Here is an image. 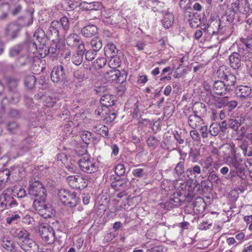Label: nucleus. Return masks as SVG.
<instances>
[{"label":"nucleus","instance_id":"49530a36","mask_svg":"<svg viewBox=\"0 0 252 252\" xmlns=\"http://www.w3.org/2000/svg\"><path fill=\"white\" fill-rule=\"evenodd\" d=\"M224 80L225 81L226 86L228 87V86L234 85L236 79L235 76L229 72Z\"/></svg>","mask_w":252,"mask_h":252},{"label":"nucleus","instance_id":"864d4df0","mask_svg":"<svg viewBox=\"0 0 252 252\" xmlns=\"http://www.w3.org/2000/svg\"><path fill=\"white\" fill-rule=\"evenodd\" d=\"M74 78L78 80L79 82H81L83 80L85 76V72L82 70H77L73 73Z\"/></svg>","mask_w":252,"mask_h":252},{"label":"nucleus","instance_id":"2eb2a0df","mask_svg":"<svg viewBox=\"0 0 252 252\" xmlns=\"http://www.w3.org/2000/svg\"><path fill=\"white\" fill-rule=\"evenodd\" d=\"M229 90L223 81H216L214 84L213 91L218 95H224Z\"/></svg>","mask_w":252,"mask_h":252},{"label":"nucleus","instance_id":"c85d7f7f","mask_svg":"<svg viewBox=\"0 0 252 252\" xmlns=\"http://www.w3.org/2000/svg\"><path fill=\"white\" fill-rule=\"evenodd\" d=\"M27 47L25 44L16 45L12 47L10 51L9 54L11 57H15L23 53L24 50Z\"/></svg>","mask_w":252,"mask_h":252},{"label":"nucleus","instance_id":"de8ad7c7","mask_svg":"<svg viewBox=\"0 0 252 252\" xmlns=\"http://www.w3.org/2000/svg\"><path fill=\"white\" fill-rule=\"evenodd\" d=\"M80 6L82 9L90 11V14H93L94 2L88 3L86 1H83L80 3Z\"/></svg>","mask_w":252,"mask_h":252},{"label":"nucleus","instance_id":"412c9836","mask_svg":"<svg viewBox=\"0 0 252 252\" xmlns=\"http://www.w3.org/2000/svg\"><path fill=\"white\" fill-rule=\"evenodd\" d=\"M115 96L110 94H105L101 96L100 102L104 107L108 108L115 103Z\"/></svg>","mask_w":252,"mask_h":252},{"label":"nucleus","instance_id":"4c0bfd02","mask_svg":"<svg viewBox=\"0 0 252 252\" xmlns=\"http://www.w3.org/2000/svg\"><path fill=\"white\" fill-rule=\"evenodd\" d=\"M221 129V126L220 124L214 123L210 126L209 133L214 136L218 135Z\"/></svg>","mask_w":252,"mask_h":252},{"label":"nucleus","instance_id":"f03ea898","mask_svg":"<svg viewBox=\"0 0 252 252\" xmlns=\"http://www.w3.org/2000/svg\"><path fill=\"white\" fill-rule=\"evenodd\" d=\"M58 197L63 204L69 207H74L78 203V198L74 191L61 189L58 191Z\"/></svg>","mask_w":252,"mask_h":252},{"label":"nucleus","instance_id":"bb28decb","mask_svg":"<svg viewBox=\"0 0 252 252\" xmlns=\"http://www.w3.org/2000/svg\"><path fill=\"white\" fill-rule=\"evenodd\" d=\"M33 38V40L36 39L37 41H32L29 43V47L31 49V51H32L33 53L37 50V46L38 45V43L41 44V42H43L42 45L44 46V39H42L39 37L38 35V32H37L34 33Z\"/></svg>","mask_w":252,"mask_h":252},{"label":"nucleus","instance_id":"f704fd0d","mask_svg":"<svg viewBox=\"0 0 252 252\" xmlns=\"http://www.w3.org/2000/svg\"><path fill=\"white\" fill-rule=\"evenodd\" d=\"M2 247L10 252H15V246L13 242L8 238H4L2 243Z\"/></svg>","mask_w":252,"mask_h":252},{"label":"nucleus","instance_id":"a211bd4d","mask_svg":"<svg viewBox=\"0 0 252 252\" xmlns=\"http://www.w3.org/2000/svg\"><path fill=\"white\" fill-rule=\"evenodd\" d=\"M230 65L234 69H238L241 66L240 55L236 53H232L229 56Z\"/></svg>","mask_w":252,"mask_h":252},{"label":"nucleus","instance_id":"6e6552de","mask_svg":"<svg viewBox=\"0 0 252 252\" xmlns=\"http://www.w3.org/2000/svg\"><path fill=\"white\" fill-rule=\"evenodd\" d=\"M205 30H207V33L213 35L219 32L223 33L226 31V28L223 29L222 27H220V21L219 19L211 18L208 21Z\"/></svg>","mask_w":252,"mask_h":252},{"label":"nucleus","instance_id":"37998d69","mask_svg":"<svg viewBox=\"0 0 252 252\" xmlns=\"http://www.w3.org/2000/svg\"><path fill=\"white\" fill-rule=\"evenodd\" d=\"M184 165L185 160L184 159H182L175 167L174 172L178 176L181 175L184 172Z\"/></svg>","mask_w":252,"mask_h":252},{"label":"nucleus","instance_id":"3c124183","mask_svg":"<svg viewBox=\"0 0 252 252\" xmlns=\"http://www.w3.org/2000/svg\"><path fill=\"white\" fill-rule=\"evenodd\" d=\"M9 176V170L6 169L0 171V184L7 182Z\"/></svg>","mask_w":252,"mask_h":252},{"label":"nucleus","instance_id":"603ef678","mask_svg":"<svg viewBox=\"0 0 252 252\" xmlns=\"http://www.w3.org/2000/svg\"><path fill=\"white\" fill-rule=\"evenodd\" d=\"M106 60L104 58H98L94 62V66L95 68H101L106 63Z\"/></svg>","mask_w":252,"mask_h":252},{"label":"nucleus","instance_id":"052dcab7","mask_svg":"<svg viewBox=\"0 0 252 252\" xmlns=\"http://www.w3.org/2000/svg\"><path fill=\"white\" fill-rule=\"evenodd\" d=\"M228 125L230 128L236 131L241 125V123H239L237 120L231 119L229 121Z\"/></svg>","mask_w":252,"mask_h":252},{"label":"nucleus","instance_id":"9b49d317","mask_svg":"<svg viewBox=\"0 0 252 252\" xmlns=\"http://www.w3.org/2000/svg\"><path fill=\"white\" fill-rule=\"evenodd\" d=\"M93 14L95 15V18H103L104 22L107 23H111L109 18L110 16L106 15V12L102 5L98 2H94V8L93 10Z\"/></svg>","mask_w":252,"mask_h":252},{"label":"nucleus","instance_id":"f3484780","mask_svg":"<svg viewBox=\"0 0 252 252\" xmlns=\"http://www.w3.org/2000/svg\"><path fill=\"white\" fill-rule=\"evenodd\" d=\"M181 202L179 193L178 192L174 193L170 196L168 201L166 202L165 207L167 209H169L180 205Z\"/></svg>","mask_w":252,"mask_h":252},{"label":"nucleus","instance_id":"423d86ee","mask_svg":"<svg viewBox=\"0 0 252 252\" xmlns=\"http://www.w3.org/2000/svg\"><path fill=\"white\" fill-rule=\"evenodd\" d=\"M69 186L72 188L82 189L88 186V180L83 176H69L67 178Z\"/></svg>","mask_w":252,"mask_h":252},{"label":"nucleus","instance_id":"5701e85b","mask_svg":"<svg viewBox=\"0 0 252 252\" xmlns=\"http://www.w3.org/2000/svg\"><path fill=\"white\" fill-rule=\"evenodd\" d=\"M117 52L116 45L112 42L108 43L104 48V54L107 58H112L116 56Z\"/></svg>","mask_w":252,"mask_h":252},{"label":"nucleus","instance_id":"6ab92c4d","mask_svg":"<svg viewBox=\"0 0 252 252\" xmlns=\"http://www.w3.org/2000/svg\"><path fill=\"white\" fill-rule=\"evenodd\" d=\"M61 24L58 21H53L48 29V32L50 34L54 36V39H59V29Z\"/></svg>","mask_w":252,"mask_h":252},{"label":"nucleus","instance_id":"20e7f679","mask_svg":"<svg viewBox=\"0 0 252 252\" xmlns=\"http://www.w3.org/2000/svg\"><path fill=\"white\" fill-rule=\"evenodd\" d=\"M78 163L81 170L87 173H94L97 169L95 161L88 155L82 157L78 161Z\"/></svg>","mask_w":252,"mask_h":252},{"label":"nucleus","instance_id":"f8f14e48","mask_svg":"<svg viewBox=\"0 0 252 252\" xmlns=\"http://www.w3.org/2000/svg\"><path fill=\"white\" fill-rule=\"evenodd\" d=\"M85 51V48L84 44L80 43L78 45L77 53L74 54L71 58V61L74 64L79 65L81 64Z\"/></svg>","mask_w":252,"mask_h":252},{"label":"nucleus","instance_id":"69168bd1","mask_svg":"<svg viewBox=\"0 0 252 252\" xmlns=\"http://www.w3.org/2000/svg\"><path fill=\"white\" fill-rule=\"evenodd\" d=\"M145 171L142 168H136L132 170L133 175L136 177L141 178L143 177L145 174Z\"/></svg>","mask_w":252,"mask_h":252},{"label":"nucleus","instance_id":"e2e57ef3","mask_svg":"<svg viewBox=\"0 0 252 252\" xmlns=\"http://www.w3.org/2000/svg\"><path fill=\"white\" fill-rule=\"evenodd\" d=\"M190 173V175L193 174H199L201 173V168L199 165H196L191 168H189L187 169V173Z\"/></svg>","mask_w":252,"mask_h":252},{"label":"nucleus","instance_id":"c9c22d12","mask_svg":"<svg viewBox=\"0 0 252 252\" xmlns=\"http://www.w3.org/2000/svg\"><path fill=\"white\" fill-rule=\"evenodd\" d=\"M36 79L35 77L32 75L26 76L25 78V85L29 89H32L34 87Z\"/></svg>","mask_w":252,"mask_h":252},{"label":"nucleus","instance_id":"2f4dec72","mask_svg":"<svg viewBox=\"0 0 252 252\" xmlns=\"http://www.w3.org/2000/svg\"><path fill=\"white\" fill-rule=\"evenodd\" d=\"M59 39H52V43L50 44V46L48 49V53L52 54H57L60 50V44L59 42Z\"/></svg>","mask_w":252,"mask_h":252},{"label":"nucleus","instance_id":"a19ab883","mask_svg":"<svg viewBox=\"0 0 252 252\" xmlns=\"http://www.w3.org/2000/svg\"><path fill=\"white\" fill-rule=\"evenodd\" d=\"M91 45L94 52L98 51L102 46L101 41L97 38H94L91 40Z\"/></svg>","mask_w":252,"mask_h":252},{"label":"nucleus","instance_id":"0e129e2a","mask_svg":"<svg viewBox=\"0 0 252 252\" xmlns=\"http://www.w3.org/2000/svg\"><path fill=\"white\" fill-rule=\"evenodd\" d=\"M190 135L192 140L194 141L198 142L201 140L200 135L195 129H193V130L190 131Z\"/></svg>","mask_w":252,"mask_h":252},{"label":"nucleus","instance_id":"0eeeda50","mask_svg":"<svg viewBox=\"0 0 252 252\" xmlns=\"http://www.w3.org/2000/svg\"><path fill=\"white\" fill-rule=\"evenodd\" d=\"M39 231L42 238L47 244H51L54 242L55 231L52 227L46 224L40 227Z\"/></svg>","mask_w":252,"mask_h":252},{"label":"nucleus","instance_id":"58836bf2","mask_svg":"<svg viewBox=\"0 0 252 252\" xmlns=\"http://www.w3.org/2000/svg\"><path fill=\"white\" fill-rule=\"evenodd\" d=\"M108 108L104 107L102 105L100 107H98L95 111V114L98 116H101L102 118L107 119L108 118L107 116L109 115L107 113Z\"/></svg>","mask_w":252,"mask_h":252},{"label":"nucleus","instance_id":"dca6fc26","mask_svg":"<svg viewBox=\"0 0 252 252\" xmlns=\"http://www.w3.org/2000/svg\"><path fill=\"white\" fill-rule=\"evenodd\" d=\"M252 93V89L248 86H240L235 89V93L237 97L240 98L248 97Z\"/></svg>","mask_w":252,"mask_h":252},{"label":"nucleus","instance_id":"39448f33","mask_svg":"<svg viewBox=\"0 0 252 252\" xmlns=\"http://www.w3.org/2000/svg\"><path fill=\"white\" fill-rule=\"evenodd\" d=\"M29 192L30 195L37 198L46 197V190L43 184L38 181L32 183L29 187Z\"/></svg>","mask_w":252,"mask_h":252},{"label":"nucleus","instance_id":"4468645a","mask_svg":"<svg viewBox=\"0 0 252 252\" xmlns=\"http://www.w3.org/2000/svg\"><path fill=\"white\" fill-rule=\"evenodd\" d=\"M123 77V76L121 74V72L116 69L111 70L109 72H107L104 74V78L108 82L117 80L119 83L123 82L124 79H121V77Z\"/></svg>","mask_w":252,"mask_h":252},{"label":"nucleus","instance_id":"774afa93","mask_svg":"<svg viewBox=\"0 0 252 252\" xmlns=\"http://www.w3.org/2000/svg\"><path fill=\"white\" fill-rule=\"evenodd\" d=\"M14 192L16 193V195L18 198H22L26 195V190L22 188H17Z\"/></svg>","mask_w":252,"mask_h":252},{"label":"nucleus","instance_id":"ddd939ff","mask_svg":"<svg viewBox=\"0 0 252 252\" xmlns=\"http://www.w3.org/2000/svg\"><path fill=\"white\" fill-rule=\"evenodd\" d=\"M188 122L189 126L192 129L198 128L200 126L204 125V120L195 112H194V114L190 115L188 117Z\"/></svg>","mask_w":252,"mask_h":252},{"label":"nucleus","instance_id":"79ce46f5","mask_svg":"<svg viewBox=\"0 0 252 252\" xmlns=\"http://www.w3.org/2000/svg\"><path fill=\"white\" fill-rule=\"evenodd\" d=\"M81 137L83 142L88 144L90 143L93 139V134L88 131H82L81 134Z\"/></svg>","mask_w":252,"mask_h":252},{"label":"nucleus","instance_id":"473e14b6","mask_svg":"<svg viewBox=\"0 0 252 252\" xmlns=\"http://www.w3.org/2000/svg\"><path fill=\"white\" fill-rule=\"evenodd\" d=\"M182 186H184L185 190H184V195L186 197H192L194 195L195 191V186L193 185H188L187 184H183Z\"/></svg>","mask_w":252,"mask_h":252},{"label":"nucleus","instance_id":"f257e3e1","mask_svg":"<svg viewBox=\"0 0 252 252\" xmlns=\"http://www.w3.org/2000/svg\"><path fill=\"white\" fill-rule=\"evenodd\" d=\"M231 9L232 13L226 16V20L228 22H232L234 15L238 12L245 14L252 12V0H233Z\"/></svg>","mask_w":252,"mask_h":252},{"label":"nucleus","instance_id":"ea45409f","mask_svg":"<svg viewBox=\"0 0 252 252\" xmlns=\"http://www.w3.org/2000/svg\"><path fill=\"white\" fill-rule=\"evenodd\" d=\"M6 129L10 133H15L19 130V126L16 122H10L7 123Z\"/></svg>","mask_w":252,"mask_h":252},{"label":"nucleus","instance_id":"13d9d810","mask_svg":"<svg viewBox=\"0 0 252 252\" xmlns=\"http://www.w3.org/2000/svg\"><path fill=\"white\" fill-rule=\"evenodd\" d=\"M204 164L203 168L208 169L213 163V159L211 156L207 157L204 159L202 160Z\"/></svg>","mask_w":252,"mask_h":252},{"label":"nucleus","instance_id":"aec40b11","mask_svg":"<svg viewBox=\"0 0 252 252\" xmlns=\"http://www.w3.org/2000/svg\"><path fill=\"white\" fill-rule=\"evenodd\" d=\"M129 184L126 180L118 179L111 183V187L116 191H120L126 189Z\"/></svg>","mask_w":252,"mask_h":252},{"label":"nucleus","instance_id":"09e8293b","mask_svg":"<svg viewBox=\"0 0 252 252\" xmlns=\"http://www.w3.org/2000/svg\"><path fill=\"white\" fill-rule=\"evenodd\" d=\"M57 99L55 97L51 96L46 97L44 99V105L47 107H52L56 103Z\"/></svg>","mask_w":252,"mask_h":252},{"label":"nucleus","instance_id":"4d7b16f0","mask_svg":"<svg viewBox=\"0 0 252 252\" xmlns=\"http://www.w3.org/2000/svg\"><path fill=\"white\" fill-rule=\"evenodd\" d=\"M226 97L223 98H218L215 100V105L218 108H221L226 106Z\"/></svg>","mask_w":252,"mask_h":252},{"label":"nucleus","instance_id":"cd10ccee","mask_svg":"<svg viewBox=\"0 0 252 252\" xmlns=\"http://www.w3.org/2000/svg\"><path fill=\"white\" fill-rule=\"evenodd\" d=\"M54 212L52 205L49 203L41 210V212L38 214L44 218L46 219L51 218L53 216Z\"/></svg>","mask_w":252,"mask_h":252},{"label":"nucleus","instance_id":"72a5a7b5","mask_svg":"<svg viewBox=\"0 0 252 252\" xmlns=\"http://www.w3.org/2000/svg\"><path fill=\"white\" fill-rule=\"evenodd\" d=\"M29 233L25 229H17L13 233V236L19 239L25 240L26 239H29Z\"/></svg>","mask_w":252,"mask_h":252},{"label":"nucleus","instance_id":"1a4fd4ad","mask_svg":"<svg viewBox=\"0 0 252 252\" xmlns=\"http://www.w3.org/2000/svg\"><path fill=\"white\" fill-rule=\"evenodd\" d=\"M66 78V75L62 65H60L53 68L51 73V79L53 82H62Z\"/></svg>","mask_w":252,"mask_h":252},{"label":"nucleus","instance_id":"338daca9","mask_svg":"<svg viewBox=\"0 0 252 252\" xmlns=\"http://www.w3.org/2000/svg\"><path fill=\"white\" fill-rule=\"evenodd\" d=\"M58 161H61L64 165H65L67 162L69 158L64 153L58 154L57 157Z\"/></svg>","mask_w":252,"mask_h":252},{"label":"nucleus","instance_id":"393cba45","mask_svg":"<svg viewBox=\"0 0 252 252\" xmlns=\"http://www.w3.org/2000/svg\"><path fill=\"white\" fill-rule=\"evenodd\" d=\"M12 198L7 194L0 195V210L1 211L9 207Z\"/></svg>","mask_w":252,"mask_h":252},{"label":"nucleus","instance_id":"680f3d73","mask_svg":"<svg viewBox=\"0 0 252 252\" xmlns=\"http://www.w3.org/2000/svg\"><path fill=\"white\" fill-rule=\"evenodd\" d=\"M209 179L211 181L217 182L220 180L218 175L213 170H209Z\"/></svg>","mask_w":252,"mask_h":252},{"label":"nucleus","instance_id":"7c9ffc66","mask_svg":"<svg viewBox=\"0 0 252 252\" xmlns=\"http://www.w3.org/2000/svg\"><path fill=\"white\" fill-rule=\"evenodd\" d=\"M93 131L103 137H106L108 135V128L107 126L101 125L98 124L94 126L93 128Z\"/></svg>","mask_w":252,"mask_h":252},{"label":"nucleus","instance_id":"5fc2aeb1","mask_svg":"<svg viewBox=\"0 0 252 252\" xmlns=\"http://www.w3.org/2000/svg\"><path fill=\"white\" fill-rule=\"evenodd\" d=\"M126 169L122 164H118L115 168V172L118 176H122L125 173Z\"/></svg>","mask_w":252,"mask_h":252},{"label":"nucleus","instance_id":"7ed1b4c3","mask_svg":"<svg viewBox=\"0 0 252 252\" xmlns=\"http://www.w3.org/2000/svg\"><path fill=\"white\" fill-rule=\"evenodd\" d=\"M28 20V23L24 25H22L17 22L9 24L5 29V35L11 39H14L17 37L23 26H29L32 24L33 21L32 15L30 16Z\"/></svg>","mask_w":252,"mask_h":252},{"label":"nucleus","instance_id":"c756f323","mask_svg":"<svg viewBox=\"0 0 252 252\" xmlns=\"http://www.w3.org/2000/svg\"><path fill=\"white\" fill-rule=\"evenodd\" d=\"M79 42V37L75 33L70 34L66 38V42L69 46L73 47L77 46L80 44Z\"/></svg>","mask_w":252,"mask_h":252},{"label":"nucleus","instance_id":"8fccbe9b","mask_svg":"<svg viewBox=\"0 0 252 252\" xmlns=\"http://www.w3.org/2000/svg\"><path fill=\"white\" fill-rule=\"evenodd\" d=\"M60 23L62 27L63 30L66 32L69 28L68 19L66 17H63L61 19Z\"/></svg>","mask_w":252,"mask_h":252},{"label":"nucleus","instance_id":"c03bdc74","mask_svg":"<svg viewBox=\"0 0 252 252\" xmlns=\"http://www.w3.org/2000/svg\"><path fill=\"white\" fill-rule=\"evenodd\" d=\"M229 71L224 66H220L217 70V73L219 78L224 80Z\"/></svg>","mask_w":252,"mask_h":252},{"label":"nucleus","instance_id":"e433bc0d","mask_svg":"<svg viewBox=\"0 0 252 252\" xmlns=\"http://www.w3.org/2000/svg\"><path fill=\"white\" fill-rule=\"evenodd\" d=\"M109 65L112 69H116L121 66V62L120 59L116 56L110 58Z\"/></svg>","mask_w":252,"mask_h":252},{"label":"nucleus","instance_id":"9d476101","mask_svg":"<svg viewBox=\"0 0 252 252\" xmlns=\"http://www.w3.org/2000/svg\"><path fill=\"white\" fill-rule=\"evenodd\" d=\"M20 248L25 252H38V246L32 239H26L19 242Z\"/></svg>","mask_w":252,"mask_h":252},{"label":"nucleus","instance_id":"bf43d9fd","mask_svg":"<svg viewBox=\"0 0 252 252\" xmlns=\"http://www.w3.org/2000/svg\"><path fill=\"white\" fill-rule=\"evenodd\" d=\"M241 41L247 49L252 50V33L247 38H241Z\"/></svg>","mask_w":252,"mask_h":252},{"label":"nucleus","instance_id":"a878e982","mask_svg":"<svg viewBox=\"0 0 252 252\" xmlns=\"http://www.w3.org/2000/svg\"><path fill=\"white\" fill-rule=\"evenodd\" d=\"M46 197H41L36 198L33 203V206L39 214L41 210L49 203L46 202Z\"/></svg>","mask_w":252,"mask_h":252},{"label":"nucleus","instance_id":"a18cd8bd","mask_svg":"<svg viewBox=\"0 0 252 252\" xmlns=\"http://www.w3.org/2000/svg\"><path fill=\"white\" fill-rule=\"evenodd\" d=\"M230 163L234 167L235 169L242 173L243 171V167H242L240 161L235 157H232L231 158Z\"/></svg>","mask_w":252,"mask_h":252},{"label":"nucleus","instance_id":"4be33fe9","mask_svg":"<svg viewBox=\"0 0 252 252\" xmlns=\"http://www.w3.org/2000/svg\"><path fill=\"white\" fill-rule=\"evenodd\" d=\"M97 31V29L96 26L94 25H89L82 29L81 33L84 36L90 37L95 35Z\"/></svg>","mask_w":252,"mask_h":252},{"label":"nucleus","instance_id":"6e6d98bb","mask_svg":"<svg viewBox=\"0 0 252 252\" xmlns=\"http://www.w3.org/2000/svg\"><path fill=\"white\" fill-rule=\"evenodd\" d=\"M7 81L9 89L11 91L16 89L18 86V80L16 79L8 78L7 79Z\"/></svg>","mask_w":252,"mask_h":252},{"label":"nucleus","instance_id":"b1692460","mask_svg":"<svg viewBox=\"0 0 252 252\" xmlns=\"http://www.w3.org/2000/svg\"><path fill=\"white\" fill-rule=\"evenodd\" d=\"M174 21L173 15L171 13L167 12L164 15L161 23L164 28L168 29L173 25Z\"/></svg>","mask_w":252,"mask_h":252}]
</instances>
